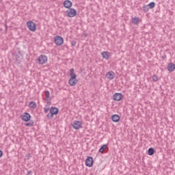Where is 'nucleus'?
Instances as JSON below:
<instances>
[{
    "label": "nucleus",
    "mask_w": 175,
    "mask_h": 175,
    "mask_svg": "<svg viewBox=\"0 0 175 175\" xmlns=\"http://www.w3.org/2000/svg\"><path fill=\"white\" fill-rule=\"evenodd\" d=\"M85 166H87L88 167H92L93 165H94V159L92 158V157H88L86 159H85Z\"/></svg>",
    "instance_id": "obj_8"
},
{
    "label": "nucleus",
    "mask_w": 175,
    "mask_h": 175,
    "mask_svg": "<svg viewBox=\"0 0 175 175\" xmlns=\"http://www.w3.org/2000/svg\"><path fill=\"white\" fill-rule=\"evenodd\" d=\"M111 120L113 122H118V121L120 120V116L117 114L112 115Z\"/></svg>",
    "instance_id": "obj_16"
},
{
    "label": "nucleus",
    "mask_w": 175,
    "mask_h": 175,
    "mask_svg": "<svg viewBox=\"0 0 175 175\" xmlns=\"http://www.w3.org/2000/svg\"><path fill=\"white\" fill-rule=\"evenodd\" d=\"M79 83V80H77V75L75 72V68H71L70 70V79L68 80L69 85L75 87Z\"/></svg>",
    "instance_id": "obj_1"
},
{
    "label": "nucleus",
    "mask_w": 175,
    "mask_h": 175,
    "mask_svg": "<svg viewBox=\"0 0 175 175\" xmlns=\"http://www.w3.org/2000/svg\"><path fill=\"white\" fill-rule=\"evenodd\" d=\"M123 97L124 96L121 93H115L113 96V100H116V102H120Z\"/></svg>",
    "instance_id": "obj_10"
},
{
    "label": "nucleus",
    "mask_w": 175,
    "mask_h": 175,
    "mask_svg": "<svg viewBox=\"0 0 175 175\" xmlns=\"http://www.w3.org/2000/svg\"><path fill=\"white\" fill-rule=\"evenodd\" d=\"M167 69L170 72H174V70H175V64L174 63H169L167 64Z\"/></svg>",
    "instance_id": "obj_14"
},
{
    "label": "nucleus",
    "mask_w": 175,
    "mask_h": 175,
    "mask_svg": "<svg viewBox=\"0 0 175 175\" xmlns=\"http://www.w3.org/2000/svg\"><path fill=\"white\" fill-rule=\"evenodd\" d=\"M33 120H30L29 122L26 123L25 125V126H33Z\"/></svg>",
    "instance_id": "obj_21"
},
{
    "label": "nucleus",
    "mask_w": 175,
    "mask_h": 175,
    "mask_svg": "<svg viewBox=\"0 0 175 175\" xmlns=\"http://www.w3.org/2000/svg\"><path fill=\"white\" fill-rule=\"evenodd\" d=\"M72 5H73V3H72V1H70V0H66L63 3V6L66 9H70V8H72Z\"/></svg>",
    "instance_id": "obj_11"
},
{
    "label": "nucleus",
    "mask_w": 175,
    "mask_h": 175,
    "mask_svg": "<svg viewBox=\"0 0 175 175\" xmlns=\"http://www.w3.org/2000/svg\"><path fill=\"white\" fill-rule=\"evenodd\" d=\"M59 113V109L55 107H52L50 109V113L46 115L48 120H53L54 116H57Z\"/></svg>",
    "instance_id": "obj_2"
},
{
    "label": "nucleus",
    "mask_w": 175,
    "mask_h": 175,
    "mask_svg": "<svg viewBox=\"0 0 175 175\" xmlns=\"http://www.w3.org/2000/svg\"><path fill=\"white\" fill-rule=\"evenodd\" d=\"M107 147V145H106V144L103 145V146L99 149V152H100L101 154H103V152L105 151V150L106 149Z\"/></svg>",
    "instance_id": "obj_19"
},
{
    "label": "nucleus",
    "mask_w": 175,
    "mask_h": 175,
    "mask_svg": "<svg viewBox=\"0 0 175 175\" xmlns=\"http://www.w3.org/2000/svg\"><path fill=\"white\" fill-rule=\"evenodd\" d=\"M106 77L108 80H114L116 77V73L113 71H109L106 73Z\"/></svg>",
    "instance_id": "obj_12"
},
{
    "label": "nucleus",
    "mask_w": 175,
    "mask_h": 175,
    "mask_svg": "<svg viewBox=\"0 0 175 175\" xmlns=\"http://www.w3.org/2000/svg\"><path fill=\"white\" fill-rule=\"evenodd\" d=\"M149 7V9H154L155 8V3L154 2H150L148 5Z\"/></svg>",
    "instance_id": "obj_20"
},
{
    "label": "nucleus",
    "mask_w": 175,
    "mask_h": 175,
    "mask_svg": "<svg viewBox=\"0 0 175 175\" xmlns=\"http://www.w3.org/2000/svg\"><path fill=\"white\" fill-rule=\"evenodd\" d=\"M72 128L75 130L81 129V128H83V122L79 120L74 121Z\"/></svg>",
    "instance_id": "obj_6"
},
{
    "label": "nucleus",
    "mask_w": 175,
    "mask_h": 175,
    "mask_svg": "<svg viewBox=\"0 0 175 175\" xmlns=\"http://www.w3.org/2000/svg\"><path fill=\"white\" fill-rule=\"evenodd\" d=\"M45 96L46 99H49V98H50V92H49V90H46L45 92Z\"/></svg>",
    "instance_id": "obj_22"
},
{
    "label": "nucleus",
    "mask_w": 175,
    "mask_h": 175,
    "mask_svg": "<svg viewBox=\"0 0 175 175\" xmlns=\"http://www.w3.org/2000/svg\"><path fill=\"white\" fill-rule=\"evenodd\" d=\"M152 80H153V81H158V76H157V75H153L152 76Z\"/></svg>",
    "instance_id": "obj_23"
},
{
    "label": "nucleus",
    "mask_w": 175,
    "mask_h": 175,
    "mask_svg": "<svg viewBox=\"0 0 175 175\" xmlns=\"http://www.w3.org/2000/svg\"><path fill=\"white\" fill-rule=\"evenodd\" d=\"M26 25L29 31L31 32H35L36 31V23H33L31 21L27 22Z\"/></svg>",
    "instance_id": "obj_5"
},
{
    "label": "nucleus",
    "mask_w": 175,
    "mask_h": 175,
    "mask_svg": "<svg viewBox=\"0 0 175 175\" xmlns=\"http://www.w3.org/2000/svg\"><path fill=\"white\" fill-rule=\"evenodd\" d=\"M21 118L22 121H25V122H28V121L31 120V114L25 112L23 115L21 116Z\"/></svg>",
    "instance_id": "obj_9"
},
{
    "label": "nucleus",
    "mask_w": 175,
    "mask_h": 175,
    "mask_svg": "<svg viewBox=\"0 0 175 175\" xmlns=\"http://www.w3.org/2000/svg\"><path fill=\"white\" fill-rule=\"evenodd\" d=\"M37 61L38 65H44V64H47L49 58L47 57V56H46V55H40L38 57Z\"/></svg>",
    "instance_id": "obj_4"
},
{
    "label": "nucleus",
    "mask_w": 175,
    "mask_h": 175,
    "mask_svg": "<svg viewBox=\"0 0 175 175\" xmlns=\"http://www.w3.org/2000/svg\"><path fill=\"white\" fill-rule=\"evenodd\" d=\"M76 41H75V40H72V41H71V46H75V45L76 44Z\"/></svg>",
    "instance_id": "obj_24"
},
{
    "label": "nucleus",
    "mask_w": 175,
    "mask_h": 175,
    "mask_svg": "<svg viewBox=\"0 0 175 175\" xmlns=\"http://www.w3.org/2000/svg\"><path fill=\"white\" fill-rule=\"evenodd\" d=\"M54 40L57 46H62L64 44V38L59 36H55Z\"/></svg>",
    "instance_id": "obj_7"
},
{
    "label": "nucleus",
    "mask_w": 175,
    "mask_h": 175,
    "mask_svg": "<svg viewBox=\"0 0 175 175\" xmlns=\"http://www.w3.org/2000/svg\"><path fill=\"white\" fill-rule=\"evenodd\" d=\"M66 14L67 16V17H69L70 18H72L73 17H75V16L77 15V10H76V9L75 8H68L66 11Z\"/></svg>",
    "instance_id": "obj_3"
},
{
    "label": "nucleus",
    "mask_w": 175,
    "mask_h": 175,
    "mask_svg": "<svg viewBox=\"0 0 175 175\" xmlns=\"http://www.w3.org/2000/svg\"><path fill=\"white\" fill-rule=\"evenodd\" d=\"M29 109H36V103H35L34 101H31L29 103Z\"/></svg>",
    "instance_id": "obj_17"
},
{
    "label": "nucleus",
    "mask_w": 175,
    "mask_h": 175,
    "mask_svg": "<svg viewBox=\"0 0 175 175\" xmlns=\"http://www.w3.org/2000/svg\"><path fill=\"white\" fill-rule=\"evenodd\" d=\"M44 113H49V108L44 109Z\"/></svg>",
    "instance_id": "obj_26"
},
{
    "label": "nucleus",
    "mask_w": 175,
    "mask_h": 175,
    "mask_svg": "<svg viewBox=\"0 0 175 175\" xmlns=\"http://www.w3.org/2000/svg\"><path fill=\"white\" fill-rule=\"evenodd\" d=\"M155 152V150H154V148H150L148 150V155H154V153Z\"/></svg>",
    "instance_id": "obj_18"
},
{
    "label": "nucleus",
    "mask_w": 175,
    "mask_h": 175,
    "mask_svg": "<svg viewBox=\"0 0 175 175\" xmlns=\"http://www.w3.org/2000/svg\"><path fill=\"white\" fill-rule=\"evenodd\" d=\"M133 24H134L135 25H137L139 23L142 22V19H140L139 17H133L132 18V20H131Z\"/></svg>",
    "instance_id": "obj_15"
},
{
    "label": "nucleus",
    "mask_w": 175,
    "mask_h": 175,
    "mask_svg": "<svg viewBox=\"0 0 175 175\" xmlns=\"http://www.w3.org/2000/svg\"><path fill=\"white\" fill-rule=\"evenodd\" d=\"M101 55L104 59H110V57H111V53L108 51H103L101 53Z\"/></svg>",
    "instance_id": "obj_13"
},
{
    "label": "nucleus",
    "mask_w": 175,
    "mask_h": 175,
    "mask_svg": "<svg viewBox=\"0 0 175 175\" xmlns=\"http://www.w3.org/2000/svg\"><path fill=\"white\" fill-rule=\"evenodd\" d=\"M3 155V152L0 150V158H2V156Z\"/></svg>",
    "instance_id": "obj_25"
}]
</instances>
